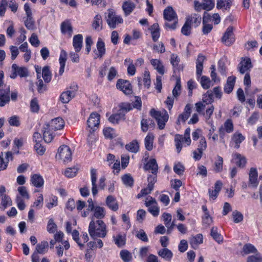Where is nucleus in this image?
Listing matches in <instances>:
<instances>
[{"instance_id":"52","label":"nucleus","mask_w":262,"mask_h":262,"mask_svg":"<svg viewBox=\"0 0 262 262\" xmlns=\"http://www.w3.org/2000/svg\"><path fill=\"white\" fill-rule=\"evenodd\" d=\"M211 235L213 239L218 243H222L223 241V236L217 232V229L215 227H213L211 230Z\"/></svg>"},{"instance_id":"51","label":"nucleus","mask_w":262,"mask_h":262,"mask_svg":"<svg viewBox=\"0 0 262 262\" xmlns=\"http://www.w3.org/2000/svg\"><path fill=\"white\" fill-rule=\"evenodd\" d=\"M1 201L0 203V208L5 210L8 206L11 205L12 201L10 197L7 195L1 196Z\"/></svg>"},{"instance_id":"40","label":"nucleus","mask_w":262,"mask_h":262,"mask_svg":"<svg viewBox=\"0 0 262 262\" xmlns=\"http://www.w3.org/2000/svg\"><path fill=\"white\" fill-rule=\"evenodd\" d=\"M94 211V215L92 219L96 217L98 220L103 219L105 215V209L100 206H95L94 209L92 210Z\"/></svg>"},{"instance_id":"37","label":"nucleus","mask_w":262,"mask_h":262,"mask_svg":"<svg viewBox=\"0 0 262 262\" xmlns=\"http://www.w3.org/2000/svg\"><path fill=\"white\" fill-rule=\"evenodd\" d=\"M236 77L235 76H230L228 78L227 82L224 86V92L227 94L230 93L234 86Z\"/></svg>"},{"instance_id":"20","label":"nucleus","mask_w":262,"mask_h":262,"mask_svg":"<svg viewBox=\"0 0 262 262\" xmlns=\"http://www.w3.org/2000/svg\"><path fill=\"white\" fill-rule=\"evenodd\" d=\"M202 209L204 212V214L202 216V223L205 227H208L213 222L212 217L206 206L203 205Z\"/></svg>"},{"instance_id":"9","label":"nucleus","mask_w":262,"mask_h":262,"mask_svg":"<svg viewBox=\"0 0 262 262\" xmlns=\"http://www.w3.org/2000/svg\"><path fill=\"white\" fill-rule=\"evenodd\" d=\"M47 129L60 130L64 126V121L62 118L57 117L52 119L49 123L46 124Z\"/></svg>"},{"instance_id":"15","label":"nucleus","mask_w":262,"mask_h":262,"mask_svg":"<svg viewBox=\"0 0 262 262\" xmlns=\"http://www.w3.org/2000/svg\"><path fill=\"white\" fill-rule=\"evenodd\" d=\"M249 185L252 187H256L258 185V171L256 168L252 167L249 172Z\"/></svg>"},{"instance_id":"18","label":"nucleus","mask_w":262,"mask_h":262,"mask_svg":"<svg viewBox=\"0 0 262 262\" xmlns=\"http://www.w3.org/2000/svg\"><path fill=\"white\" fill-rule=\"evenodd\" d=\"M97 51H95V58H101L105 55L106 49L104 41L99 38L96 45Z\"/></svg>"},{"instance_id":"58","label":"nucleus","mask_w":262,"mask_h":262,"mask_svg":"<svg viewBox=\"0 0 262 262\" xmlns=\"http://www.w3.org/2000/svg\"><path fill=\"white\" fill-rule=\"evenodd\" d=\"M78 170V169L76 167L68 168L64 171V175L67 178H73L75 177Z\"/></svg>"},{"instance_id":"13","label":"nucleus","mask_w":262,"mask_h":262,"mask_svg":"<svg viewBox=\"0 0 262 262\" xmlns=\"http://www.w3.org/2000/svg\"><path fill=\"white\" fill-rule=\"evenodd\" d=\"M130 110L128 107H122L117 114L112 115L108 118L110 122L113 124H117L119 121L124 119L125 114Z\"/></svg>"},{"instance_id":"62","label":"nucleus","mask_w":262,"mask_h":262,"mask_svg":"<svg viewBox=\"0 0 262 262\" xmlns=\"http://www.w3.org/2000/svg\"><path fill=\"white\" fill-rule=\"evenodd\" d=\"M181 92V81L180 79H177L174 88L172 90V96L176 98L179 96Z\"/></svg>"},{"instance_id":"42","label":"nucleus","mask_w":262,"mask_h":262,"mask_svg":"<svg viewBox=\"0 0 262 262\" xmlns=\"http://www.w3.org/2000/svg\"><path fill=\"white\" fill-rule=\"evenodd\" d=\"M61 32L71 37L73 33V29L71 24L68 21L63 22L61 25Z\"/></svg>"},{"instance_id":"16","label":"nucleus","mask_w":262,"mask_h":262,"mask_svg":"<svg viewBox=\"0 0 262 262\" xmlns=\"http://www.w3.org/2000/svg\"><path fill=\"white\" fill-rule=\"evenodd\" d=\"M222 40L227 46H230L234 42L235 39L233 37V28L232 27H229L227 29Z\"/></svg>"},{"instance_id":"10","label":"nucleus","mask_w":262,"mask_h":262,"mask_svg":"<svg viewBox=\"0 0 262 262\" xmlns=\"http://www.w3.org/2000/svg\"><path fill=\"white\" fill-rule=\"evenodd\" d=\"M77 90V86H75L73 88L71 87L70 90L63 92L60 96V100L63 103H68L75 97Z\"/></svg>"},{"instance_id":"17","label":"nucleus","mask_w":262,"mask_h":262,"mask_svg":"<svg viewBox=\"0 0 262 262\" xmlns=\"http://www.w3.org/2000/svg\"><path fill=\"white\" fill-rule=\"evenodd\" d=\"M252 67L251 60L248 57L242 58L238 68L241 74H244Z\"/></svg>"},{"instance_id":"47","label":"nucleus","mask_w":262,"mask_h":262,"mask_svg":"<svg viewBox=\"0 0 262 262\" xmlns=\"http://www.w3.org/2000/svg\"><path fill=\"white\" fill-rule=\"evenodd\" d=\"M152 39L154 41H157L159 38L160 33V29L158 24H154L150 28Z\"/></svg>"},{"instance_id":"29","label":"nucleus","mask_w":262,"mask_h":262,"mask_svg":"<svg viewBox=\"0 0 262 262\" xmlns=\"http://www.w3.org/2000/svg\"><path fill=\"white\" fill-rule=\"evenodd\" d=\"M113 239L118 247H121L126 243V235L124 233H118L113 235Z\"/></svg>"},{"instance_id":"39","label":"nucleus","mask_w":262,"mask_h":262,"mask_svg":"<svg viewBox=\"0 0 262 262\" xmlns=\"http://www.w3.org/2000/svg\"><path fill=\"white\" fill-rule=\"evenodd\" d=\"M64 234L61 231L56 232L54 235V239L58 243L61 242L62 245L63 246L65 250L69 249L70 246L69 242L67 241H62Z\"/></svg>"},{"instance_id":"26","label":"nucleus","mask_w":262,"mask_h":262,"mask_svg":"<svg viewBox=\"0 0 262 262\" xmlns=\"http://www.w3.org/2000/svg\"><path fill=\"white\" fill-rule=\"evenodd\" d=\"M150 62L154 69L160 74L163 75L165 73L164 66L163 62L160 59H151Z\"/></svg>"},{"instance_id":"57","label":"nucleus","mask_w":262,"mask_h":262,"mask_svg":"<svg viewBox=\"0 0 262 262\" xmlns=\"http://www.w3.org/2000/svg\"><path fill=\"white\" fill-rule=\"evenodd\" d=\"M176 150L179 153L182 147V143L183 142V138L182 135H177L174 139Z\"/></svg>"},{"instance_id":"23","label":"nucleus","mask_w":262,"mask_h":262,"mask_svg":"<svg viewBox=\"0 0 262 262\" xmlns=\"http://www.w3.org/2000/svg\"><path fill=\"white\" fill-rule=\"evenodd\" d=\"M191 111V105L187 104L184 108V112L179 116L177 123L181 124V123H184L189 118Z\"/></svg>"},{"instance_id":"11","label":"nucleus","mask_w":262,"mask_h":262,"mask_svg":"<svg viewBox=\"0 0 262 262\" xmlns=\"http://www.w3.org/2000/svg\"><path fill=\"white\" fill-rule=\"evenodd\" d=\"M12 70L13 73L10 75L11 78L14 79L17 76L20 77H25L28 76V70L25 67H19L16 64H13L12 66Z\"/></svg>"},{"instance_id":"60","label":"nucleus","mask_w":262,"mask_h":262,"mask_svg":"<svg viewBox=\"0 0 262 262\" xmlns=\"http://www.w3.org/2000/svg\"><path fill=\"white\" fill-rule=\"evenodd\" d=\"M202 101L206 104H211L213 101L212 93L207 91L203 95Z\"/></svg>"},{"instance_id":"27","label":"nucleus","mask_w":262,"mask_h":262,"mask_svg":"<svg viewBox=\"0 0 262 262\" xmlns=\"http://www.w3.org/2000/svg\"><path fill=\"white\" fill-rule=\"evenodd\" d=\"M92 27L94 30L100 32L103 29V20L100 14H97L93 18Z\"/></svg>"},{"instance_id":"12","label":"nucleus","mask_w":262,"mask_h":262,"mask_svg":"<svg viewBox=\"0 0 262 262\" xmlns=\"http://www.w3.org/2000/svg\"><path fill=\"white\" fill-rule=\"evenodd\" d=\"M116 87L126 95L130 94L132 92L131 84L127 80L121 79L118 80L116 83Z\"/></svg>"},{"instance_id":"32","label":"nucleus","mask_w":262,"mask_h":262,"mask_svg":"<svg viewBox=\"0 0 262 262\" xmlns=\"http://www.w3.org/2000/svg\"><path fill=\"white\" fill-rule=\"evenodd\" d=\"M233 130V124L232 121L230 119H228L224 123V126L220 128L219 132L222 137L224 135L225 132L227 133H231Z\"/></svg>"},{"instance_id":"49","label":"nucleus","mask_w":262,"mask_h":262,"mask_svg":"<svg viewBox=\"0 0 262 262\" xmlns=\"http://www.w3.org/2000/svg\"><path fill=\"white\" fill-rule=\"evenodd\" d=\"M48 247L49 244L48 242L43 241L36 245V253L39 254H44L48 251Z\"/></svg>"},{"instance_id":"24","label":"nucleus","mask_w":262,"mask_h":262,"mask_svg":"<svg viewBox=\"0 0 262 262\" xmlns=\"http://www.w3.org/2000/svg\"><path fill=\"white\" fill-rule=\"evenodd\" d=\"M136 4L130 0L126 1L122 4V8L125 16H127L130 15L135 8Z\"/></svg>"},{"instance_id":"35","label":"nucleus","mask_w":262,"mask_h":262,"mask_svg":"<svg viewBox=\"0 0 262 262\" xmlns=\"http://www.w3.org/2000/svg\"><path fill=\"white\" fill-rule=\"evenodd\" d=\"M146 170L150 171L152 173H157L158 166L155 159H150L144 166Z\"/></svg>"},{"instance_id":"50","label":"nucleus","mask_w":262,"mask_h":262,"mask_svg":"<svg viewBox=\"0 0 262 262\" xmlns=\"http://www.w3.org/2000/svg\"><path fill=\"white\" fill-rule=\"evenodd\" d=\"M120 256L124 262H130L133 259L132 254L127 250H122L120 252Z\"/></svg>"},{"instance_id":"54","label":"nucleus","mask_w":262,"mask_h":262,"mask_svg":"<svg viewBox=\"0 0 262 262\" xmlns=\"http://www.w3.org/2000/svg\"><path fill=\"white\" fill-rule=\"evenodd\" d=\"M243 252L245 254L255 253L257 252L256 248L251 244H246L243 248Z\"/></svg>"},{"instance_id":"31","label":"nucleus","mask_w":262,"mask_h":262,"mask_svg":"<svg viewBox=\"0 0 262 262\" xmlns=\"http://www.w3.org/2000/svg\"><path fill=\"white\" fill-rule=\"evenodd\" d=\"M83 37L81 34H77L74 36L73 46L76 52H79L82 47Z\"/></svg>"},{"instance_id":"55","label":"nucleus","mask_w":262,"mask_h":262,"mask_svg":"<svg viewBox=\"0 0 262 262\" xmlns=\"http://www.w3.org/2000/svg\"><path fill=\"white\" fill-rule=\"evenodd\" d=\"M123 183L126 186H132L134 184V179L129 173L125 174L121 177Z\"/></svg>"},{"instance_id":"45","label":"nucleus","mask_w":262,"mask_h":262,"mask_svg":"<svg viewBox=\"0 0 262 262\" xmlns=\"http://www.w3.org/2000/svg\"><path fill=\"white\" fill-rule=\"evenodd\" d=\"M53 130L52 129H47L46 125H44L43 136L46 142L50 143L52 141L54 137Z\"/></svg>"},{"instance_id":"36","label":"nucleus","mask_w":262,"mask_h":262,"mask_svg":"<svg viewBox=\"0 0 262 262\" xmlns=\"http://www.w3.org/2000/svg\"><path fill=\"white\" fill-rule=\"evenodd\" d=\"M158 255L164 260L169 261L173 257L172 252L167 248H163L158 252Z\"/></svg>"},{"instance_id":"38","label":"nucleus","mask_w":262,"mask_h":262,"mask_svg":"<svg viewBox=\"0 0 262 262\" xmlns=\"http://www.w3.org/2000/svg\"><path fill=\"white\" fill-rule=\"evenodd\" d=\"M198 80L200 81V83L204 89H208L210 86L213 85V83L210 80L209 78L206 76H201L199 78H197Z\"/></svg>"},{"instance_id":"22","label":"nucleus","mask_w":262,"mask_h":262,"mask_svg":"<svg viewBox=\"0 0 262 262\" xmlns=\"http://www.w3.org/2000/svg\"><path fill=\"white\" fill-rule=\"evenodd\" d=\"M186 21L191 26L193 25L194 27H197L201 22V15L196 13L191 14L186 17Z\"/></svg>"},{"instance_id":"3","label":"nucleus","mask_w":262,"mask_h":262,"mask_svg":"<svg viewBox=\"0 0 262 262\" xmlns=\"http://www.w3.org/2000/svg\"><path fill=\"white\" fill-rule=\"evenodd\" d=\"M150 115L156 120L159 129H163L169 118L167 112L165 110L157 111L152 109L150 111Z\"/></svg>"},{"instance_id":"64","label":"nucleus","mask_w":262,"mask_h":262,"mask_svg":"<svg viewBox=\"0 0 262 262\" xmlns=\"http://www.w3.org/2000/svg\"><path fill=\"white\" fill-rule=\"evenodd\" d=\"M255 255L247 257V262H262V255L257 252Z\"/></svg>"},{"instance_id":"4","label":"nucleus","mask_w":262,"mask_h":262,"mask_svg":"<svg viewBox=\"0 0 262 262\" xmlns=\"http://www.w3.org/2000/svg\"><path fill=\"white\" fill-rule=\"evenodd\" d=\"M72 155L70 148L67 145H63L59 147L56 158L64 163H68L71 161Z\"/></svg>"},{"instance_id":"21","label":"nucleus","mask_w":262,"mask_h":262,"mask_svg":"<svg viewBox=\"0 0 262 262\" xmlns=\"http://www.w3.org/2000/svg\"><path fill=\"white\" fill-rule=\"evenodd\" d=\"M31 184L36 188L42 187L44 185V180L39 174H33L30 177Z\"/></svg>"},{"instance_id":"44","label":"nucleus","mask_w":262,"mask_h":262,"mask_svg":"<svg viewBox=\"0 0 262 262\" xmlns=\"http://www.w3.org/2000/svg\"><path fill=\"white\" fill-rule=\"evenodd\" d=\"M41 75L45 82L49 83L51 81L52 73L49 66H45L42 68Z\"/></svg>"},{"instance_id":"14","label":"nucleus","mask_w":262,"mask_h":262,"mask_svg":"<svg viewBox=\"0 0 262 262\" xmlns=\"http://www.w3.org/2000/svg\"><path fill=\"white\" fill-rule=\"evenodd\" d=\"M12 154L11 151L5 154L2 152L0 154V171L6 169L9 161L12 160Z\"/></svg>"},{"instance_id":"7","label":"nucleus","mask_w":262,"mask_h":262,"mask_svg":"<svg viewBox=\"0 0 262 262\" xmlns=\"http://www.w3.org/2000/svg\"><path fill=\"white\" fill-rule=\"evenodd\" d=\"M145 205L148 208V211L154 216H157L159 214L160 208L156 200L150 196L146 197Z\"/></svg>"},{"instance_id":"1","label":"nucleus","mask_w":262,"mask_h":262,"mask_svg":"<svg viewBox=\"0 0 262 262\" xmlns=\"http://www.w3.org/2000/svg\"><path fill=\"white\" fill-rule=\"evenodd\" d=\"M88 231L93 239L97 237L104 238L108 233L105 223L101 220H95L93 217L89 223Z\"/></svg>"},{"instance_id":"25","label":"nucleus","mask_w":262,"mask_h":262,"mask_svg":"<svg viewBox=\"0 0 262 262\" xmlns=\"http://www.w3.org/2000/svg\"><path fill=\"white\" fill-rule=\"evenodd\" d=\"M10 89L6 88L5 89H0V106H4L10 100Z\"/></svg>"},{"instance_id":"33","label":"nucleus","mask_w":262,"mask_h":262,"mask_svg":"<svg viewBox=\"0 0 262 262\" xmlns=\"http://www.w3.org/2000/svg\"><path fill=\"white\" fill-rule=\"evenodd\" d=\"M91 179L92 182V191L93 195H95L98 193L97 187V171L96 169L92 168L91 170Z\"/></svg>"},{"instance_id":"5","label":"nucleus","mask_w":262,"mask_h":262,"mask_svg":"<svg viewBox=\"0 0 262 262\" xmlns=\"http://www.w3.org/2000/svg\"><path fill=\"white\" fill-rule=\"evenodd\" d=\"M100 116L99 114L93 112L91 114L89 118L87 120L86 129L92 134L97 130L100 124Z\"/></svg>"},{"instance_id":"30","label":"nucleus","mask_w":262,"mask_h":262,"mask_svg":"<svg viewBox=\"0 0 262 262\" xmlns=\"http://www.w3.org/2000/svg\"><path fill=\"white\" fill-rule=\"evenodd\" d=\"M245 137L239 132H235L231 138V144H234V147L238 148L240 144L245 140Z\"/></svg>"},{"instance_id":"53","label":"nucleus","mask_w":262,"mask_h":262,"mask_svg":"<svg viewBox=\"0 0 262 262\" xmlns=\"http://www.w3.org/2000/svg\"><path fill=\"white\" fill-rule=\"evenodd\" d=\"M223 169V159L221 156H218L214 163V170L216 172H219Z\"/></svg>"},{"instance_id":"59","label":"nucleus","mask_w":262,"mask_h":262,"mask_svg":"<svg viewBox=\"0 0 262 262\" xmlns=\"http://www.w3.org/2000/svg\"><path fill=\"white\" fill-rule=\"evenodd\" d=\"M213 111L214 106L213 105H211L208 108H207L206 110V112L204 114V117L206 119L207 123H208L210 125H212V124L213 123L212 121L210 120V118L211 117V116L213 114Z\"/></svg>"},{"instance_id":"46","label":"nucleus","mask_w":262,"mask_h":262,"mask_svg":"<svg viewBox=\"0 0 262 262\" xmlns=\"http://www.w3.org/2000/svg\"><path fill=\"white\" fill-rule=\"evenodd\" d=\"M231 0H217L216 8L218 9L227 10L231 6Z\"/></svg>"},{"instance_id":"34","label":"nucleus","mask_w":262,"mask_h":262,"mask_svg":"<svg viewBox=\"0 0 262 262\" xmlns=\"http://www.w3.org/2000/svg\"><path fill=\"white\" fill-rule=\"evenodd\" d=\"M106 204L113 211H116L119 208L118 204L115 197L108 195L106 199Z\"/></svg>"},{"instance_id":"43","label":"nucleus","mask_w":262,"mask_h":262,"mask_svg":"<svg viewBox=\"0 0 262 262\" xmlns=\"http://www.w3.org/2000/svg\"><path fill=\"white\" fill-rule=\"evenodd\" d=\"M124 63L127 67L128 74L130 76L134 75L136 73V68L133 60L130 58H126L124 60Z\"/></svg>"},{"instance_id":"6","label":"nucleus","mask_w":262,"mask_h":262,"mask_svg":"<svg viewBox=\"0 0 262 262\" xmlns=\"http://www.w3.org/2000/svg\"><path fill=\"white\" fill-rule=\"evenodd\" d=\"M214 6V0H202V3L196 0L194 1V8L197 12H200L202 10L206 11H210Z\"/></svg>"},{"instance_id":"2","label":"nucleus","mask_w":262,"mask_h":262,"mask_svg":"<svg viewBox=\"0 0 262 262\" xmlns=\"http://www.w3.org/2000/svg\"><path fill=\"white\" fill-rule=\"evenodd\" d=\"M164 17L167 22L165 26L170 29H175L178 23V16L171 7H167L163 12Z\"/></svg>"},{"instance_id":"28","label":"nucleus","mask_w":262,"mask_h":262,"mask_svg":"<svg viewBox=\"0 0 262 262\" xmlns=\"http://www.w3.org/2000/svg\"><path fill=\"white\" fill-rule=\"evenodd\" d=\"M232 161L235 163L238 166L244 167L246 163L245 157L238 153H234L232 155Z\"/></svg>"},{"instance_id":"48","label":"nucleus","mask_w":262,"mask_h":262,"mask_svg":"<svg viewBox=\"0 0 262 262\" xmlns=\"http://www.w3.org/2000/svg\"><path fill=\"white\" fill-rule=\"evenodd\" d=\"M154 136L152 134H148L144 139V144L146 149L150 151L153 148Z\"/></svg>"},{"instance_id":"41","label":"nucleus","mask_w":262,"mask_h":262,"mask_svg":"<svg viewBox=\"0 0 262 262\" xmlns=\"http://www.w3.org/2000/svg\"><path fill=\"white\" fill-rule=\"evenodd\" d=\"M203 241L202 234H198L190 239V244L193 249H196L200 244L203 243Z\"/></svg>"},{"instance_id":"56","label":"nucleus","mask_w":262,"mask_h":262,"mask_svg":"<svg viewBox=\"0 0 262 262\" xmlns=\"http://www.w3.org/2000/svg\"><path fill=\"white\" fill-rule=\"evenodd\" d=\"M126 148L127 150L132 152H137L139 151V146L138 143L134 141L126 145Z\"/></svg>"},{"instance_id":"63","label":"nucleus","mask_w":262,"mask_h":262,"mask_svg":"<svg viewBox=\"0 0 262 262\" xmlns=\"http://www.w3.org/2000/svg\"><path fill=\"white\" fill-rule=\"evenodd\" d=\"M47 230L50 233H54L57 230V225L53 219H50L47 226Z\"/></svg>"},{"instance_id":"19","label":"nucleus","mask_w":262,"mask_h":262,"mask_svg":"<svg viewBox=\"0 0 262 262\" xmlns=\"http://www.w3.org/2000/svg\"><path fill=\"white\" fill-rule=\"evenodd\" d=\"M210 20V15L206 12H205L203 17V29L202 31L204 34H208L212 29V25L208 24Z\"/></svg>"},{"instance_id":"61","label":"nucleus","mask_w":262,"mask_h":262,"mask_svg":"<svg viewBox=\"0 0 262 262\" xmlns=\"http://www.w3.org/2000/svg\"><path fill=\"white\" fill-rule=\"evenodd\" d=\"M25 142V139L23 138H15L14 140V144L15 146V147L17 148V149H14V152L16 154L19 153V148L23 146L24 142Z\"/></svg>"},{"instance_id":"8","label":"nucleus","mask_w":262,"mask_h":262,"mask_svg":"<svg viewBox=\"0 0 262 262\" xmlns=\"http://www.w3.org/2000/svg\"><path fill=\"white\" fill-rule=\"evenodd\" d=\"M106 22L110 28L114 29L118 25L123 23V19L120 15H117L113 10H108Z\"/></svg>"}]
</instances>
